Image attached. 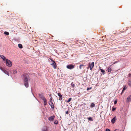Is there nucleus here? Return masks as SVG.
<instances>
[{"mask_svg":"<svg viewBox=\"0 0 131 131\" xmlns=\"http://www.w3.org/2000/svg\"><path fill=\"white\" fill-rule=\"evenodd\" d=\"M24 79V84L26 88L28 87V79H29V76L27 74H24L23 75Z\"/></svg>","mask_w":131,"mask_h":131,"instance_id":"obj_1","label":"nucleus"},{"mask_svg":"<svg viewBox=\"0 0 131 131\" xmlns=\"http://www.w3.org/2000/svg\"><path fill=\"white\" fill-rule=\"evenodd\" d=\"M5 62L6 65L9 67H11L12 65V62L9 60L7 59L6 60H5Z\"/></svg>","mask_w":131,"mask_h":131,"instance_id":"obj_2","label":"nucleus"},{"mask_svg":"<svg viewBox=\"0 0 131 131\" xmlns=\"http://www.w3.org/2000/svg\"><path fill=\"white\" fill-rule=\"evenodd\" d=\"M94 66V62H92L91 63H89L88 64V67L87 68V69L89 68L91 70H92V69Z\"/></svg>","mask_w":131,"mask_h":131,"instance_id":"obj_3","label":"nucleus"},{"mask_svg":"<svg viewBox=\"0 0 131 131\" xmlns=\"http://www.w3.org/2000/svg\"><path fill=\"white\" fill-rule=\"evenodd\" d=\"M51 60L52 61V63L50 64L53 67L54 69L56 68L57 67L56 64L54 61L52 59H51Z\"/></svg>","mask_w":131,"mask_h":131,"instance_id":"obj_4","label":"nucleus"},{"mask_svg":"<svg viewBox=\"0 0 131 131\" xmlns=\"http://www.w3.org/2000/svg\"><path fill=\"white\" fill-rule=\"evenodd\" d=\"M74 65H73L71 64L69 65H67L66 66V67L67 69H71L74 68Z\"/></svg>","mask_w":131,"mask_h":131,"instance_id":"obj_5","label":"nucleus"},{"mask_svg":"<svg viewBox=\"0 0 131 131\" xmlns=\"http://www.w3.org/2000/svg\"><path fill=\"white\" fill-rule=\"evenodd\" d=\"M1 70L5 74H7L8 76L9 75V74L8 72L6 70L2 68H0Z\"/></svg>","mask_w":131,"mask_h":131,"instance_id":"obj_6","label":"nucleus"},{"mask_svg":"<svg viewBox=\"0 0 131 131\" xmlns=\"http://www.w3.org/2000/svg\"><path fill=\"white\" fill-rule=\"evenodd\" d=\"M48 103L52 108L54 109V105L52 102H48Z\"/></svg>","mask_w":131,"mask_h":131,"instance_id":"obj_7","label":"nucleus"},{"mask_svg":"<svg viewBox=\"0 0 131 131\" xmlns=\"http://www.w3.org/2000/svg\"><path fill=\"white\" fill-rule=\"evenodd\" d=\"M55 117V116L53 115L52 116H50L48 118V120L50 121H52L53 120Z\"/></svg>","mask_w":131,"mask_h":131,"instance_id":"obj_8","label":"nucleus"},{"mask_svg":"<svg viewBox=\"0 0 131 131\" xmlns=\"http://www.w3.org/2000/svg\"><path fill=\"white\" fill-rule=\"evenodd\" d=\"M38 95L39 97L42 100L45 98L42 94H39Z\"/></svg>","mask_w":131,"mask_h":131,"instance_id":"obj_9","label":"nucleus"},{"mask_svg":"<svg viewBox=\"0 0 131 131\" xmlns=\"http://www.w3.org/2000/svg\"><path fill=\"white\" fill-rule=\"evenodd\" d=\"M116 116H115L114 118L112 119L111 122L113 124H114L116 121Z\"/></svg>","mask_w":131,"mask_h":131,"instance_id":"obj_10","label":"nucleus"},{"mask_svg":"<svg viewBox=\"0 0 131 131\" xmlns=\"http://www.w3.org/2000/svg\"><path fill=\"white\" fill-rule=\"evenodd\" d=\"M1 57L3 60L4 62H5V60H6L5 57L3 55H1Z\"/></svg>","mask_w":131,"mask_h":131,"instance_id":"obj_11","label":"nucleus"},{"mask_svg":"<svg viewBox=\"0 0 131 131\" xmlns=\"http://www.w3.org/2000/svg\"><path fill=\"white\" fill-rule=\"evenodd\" d=\"M48 129L47 126H45L44 127L42 130V131H48Z\"/></svg>","mask_w":131,"mask_h":131,"instance_id":"obj_12","label":"nucleus"},{"mask_svg":"<svg viewBox=\"0 0 131 131\" xmlns=\"http://www.w3.org/2000/svg\"><path fill=\"white\" fill-rule=\"evenodd\" d=\"M44 101V105L45 106L47 105V101L46 98H45L43 100Z\"/></svg>","mask_w":131,"mask_h":131,"instance_id":"obj_13","label":"nucleus"},{"mask_svg":"<svg viewBox=\"0 0 131 131\" xmlns=\"http://www.w3.org/2000/svg\"><path fill=\"white\" fill-rule=\"evenodd\" d=\"M58 95L59 97V100H61L62 99V95H61V94L59 93H58Z\"/></svg>","mask_w":131,"mask_h":131,"instance_id":"obj_14","label":"nucleus"},{"mask_svg":"<svg viewBox=\"0 0 131 131\" xmlns=\"http://www.w3.org/2000/svg\"><path fill=\"white\" fill-rule=\"evenodd\" d=\"M131 100V95L129 96L127 99V102H129Z\"/></svg>","mask_w":131,"mask_h":131,"instance_id":"obj_15","label":"nucleus"},{"mask_svg":"<svg viewBox=\"0 0 131 131\" xmlns=\"http://www.w3.org/2000/svg\"><path fill=\"white\" fill-rule=\"evenodd\" d=\"M127 88V87H126V86H125L124 87V88H123V90H122V93H121V94H122V93H123V92H124V91L125 90H126V89Z\"/></svg>","mask_w":131,"mask_h":131,"instance_id":"obj_16","label":"nucleus"},{"mask_svg":"<svg viewBox=\"0 0 131 131\" xmlns=\"http://www.w3.org/2000/svg\"><path fill=\"white\" fill-rule=\"evenodd\" d=\"M95 105L94 103H92L91 104V105L90 106L91 107L93 108V107H95Z\"/></svg>","mask_w":131,"mask_h":131,"instance_id":"obj_17","label":"nucleus"},{"mask_svg":"<svg viewBox=\"0 0 131 131\" xmlns=\"http://www.w3.org/2000/svg\"><path fill=\"white\" fill-rule=\"evenodd\" d=\"M107 71L108 72H110L112 71V70L109 67L107 69Z\"/></svg>","mask_w":131,"mask_h":131,"instance_id":"obj_18","label":"nucleus"},{"mask_svg":"<svg viewBox=\"0 0 131 131\" xmlns=\"http://www.w3.org/2000/svg\"><path fill=\"white\" fill-rule=\"evenodd\" d=\"M72 87L73 88L75 86V85L73 83V82H72L71 84Z\"/></svg>","mask_w":131,"mask_h":131,"instance_id":"obj_19","label":"nucleus"},{"mask_svg":"<svg viewBox=\"0 0 131 131\" xmlns=\"http://www.w3.org/2000/svg\"><path fill=\"white\" fill-rule=\"evenodd\" d=\"M18 46L20 48H23V46L21 44H19L18 45Z\"/></svg>","mask_w":131,"mask_h":131,"instance_id":"obj_20","label":"nucleus"},{"mask_svg":"<svg viewBox=\"0 0 131 131\" xmlns=\"http://www.w3.org/2000/svg\"><path fill=\"white\" fill-rule=\"evenodd\" d=\"M13 73L15 74L17 73V71L16 69H14L13 70Z\"/></svg>","mask_w":131,"mask_h":131,"instance_id":"obj_21","label":"nucleus"},{"mask_svg":"<svg viewBox=\"0 0 131 131\" xmlns=\"http://www.w3.org/2000/svg\"><path fill=\"white\" fill-rule=\"evenodd\" d=\"M4 34L5 35H9V33L7 31H5L4 32Z\"/></svg>","mask_w":131,"mask_h":131,"instance_id":"obj_22","label":"nucleus"},{"mask_svg":"<svg viewBox=\"0 0 131 131\" xmlns=\"http://www.w3.org/2000/svg\"><path fill=\"white\" fill-rule=\"evenodd\" d=\"M87 119L90 121H93V120L91 117H88Z\"/></svg>","mask_w":131,"mask_h":131,"instance_id":"obj_23","label":"nucleus"},{"mask_svg":"<svg viewBox=\"0 0 131 131\" xmlns=\"http://www.w3.org/2000/svg\"><path fill=\"white\" fill-rule=\"evenodd\" d=\"M71 100V98H70L68 99V100L66 101V102H67V103H69L70 101Z\"/></svg>","mask_w":131,"mask_h":131,"instance_id":"obj_24","label":"nucleus"},{"mask_svg":"<svg viewBox=\"0 0 131 131\" xmlns=\"http://www.w3.org/2000/svg\"><path fill=\"white\" fill-rule=\"evenodd\" d=\"M100 70L101 72L103 73L104 74L105 73V71H104V70H103V69H100Z\"/></svg>","mask_w":131,"mask_h":131,"instance_id":"obj_25","label":"nucleus"},{"mask_svg":"<svg viewBox=\"0 0 131 131\" xmlns=\"http://www.w3.org/2000/svg\"><path fill=\"white\" fill-rule=\"evenodd\" d=\"M128 84L129 86H131V80H129V81Z\"/></svg>","mask_w":131,"mask_h":131,"instance_id":"obj_26","label":"nucleus"},{"mask_svg":"<svg viewBox=\"0 0 131 131\" xmlns=\"http://www.w3.org/2000/svg\"><path fill=\"white\" fill-rule=\"evenodd\" d=\"M58 122L57 121H55L54 122V123L56 124H57L58 123Z\"/></svg>","mask_w":131,"mask_h":131,"instance_id":"obj_27","label":"nucleus"},{"mask_svg":"<svg viewBox=\"0 0 131 131\" xmlns=\"http://www.w3.org/2000/svg\"><path fill=\"white\" fill-rule=\"evenodd\" d=\"M83 66V65L82 64L80 65L79 67V68L80 69H82V67Z\"/></svg>","mask_w":131,"mask_h":131,"instance_id":"obj_28","label":"nucleus"},{"mask_svg":"<svg viewBox=\"0 0 131 131\" xmlns=\"http://www.w3.org/2000/svg\"><path fill=\"white\" fill-rule=\"evenodd\" d=\"M117 102V100H116L114 103V104H116Z\"/></svg>","mask_w":131,"mask_h":131,"instance_id":"obj_29","label":"nucleus"},{"mask_svg":"<svg viewBox=\"0 0 131 131\" xmlns=\"http://www.w3.org/2000/svg\"><path fill=\"white\" fill-rule=\"evenodd\" d=\"M52 97H51L50 99V100L49 102H52Z\"/></svg>","mask_w":131,"mask_h":131,"instance_id":"obj_30","label":"nucleus"},{"mask_svg":"<svg viewBox=\"0 0 131 131\" xmlns=\"http://www.w3.org/2000/svg\"><path fill=\"white\" fill-rule=\"evenodd\" d=\"M105 131H111L108 128H107L106 129Z\"/></svg>","mask_w":131,"mask_h":131,"instance_id":"obj_31","label":"nucleus"},{"mask_svg":"<svg viewBox=\"0 0 131 131\" xmlns=\"http://www.w3.org/2000/svg\"><path fill=\"white\" fill-rule=\"evenodd\" d=\"M66 113L67 114H68V111H67L66 112Z\"/></svg>","mask_w":131,"mask_h":131,"instance_id":"obj_32","label":"nucleus"},{"mask_svg":"<svg viewBox=\"0 0 131 131\" xmlns=\"http://www.w3.org/2000/svg\"><path fill=\"white\" fill-rule=\"evenodd\" d=\"M112 110L113 111H114L115 110V108H112Z\"/></svg>","mask_w":131,"mask_h":131,"instance_id":"obj_33","label":"nucleus"},{"mask_svg":"<svg viewBox=\"0 0 131 131\" xmlns=\"http://www.w3.org/2000/svg\"><path fill=\"white\" fill-rule=\"evenodd\" d=\"M129 76L130 77H131V74L129 73Z\"/></svg>","mask_w":131,"mask_h":131,"instance_id":"obj_34","label":"nucleus"},{"mask_svg":"<svg viewBox=\"0 0 131 131\" xmlns=\"http://www.w3.org/2000/svg\"><path fill=\"white\" fill-rule=\"evenodd\" d=\"M89 89V88H88V89H87L88 90H89V89Z\"/></svg>","mask_w":131,"mask_h":131,"instance_id":"obj_35","label":"nucleus"},{"mask_svg":"<svg viewBox=\"0 0 131 131\" xmlns=\"http://www.w3.org/2000/svg\"><path fill=\"white\" fill-rule=\"evenodd\" d=\"M101 131H102V130H101Z\"/></svg>","mask_w":131,"mask_h":131,"instance_id":"obj_36","label":"nucleus"}]
</instances>
